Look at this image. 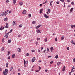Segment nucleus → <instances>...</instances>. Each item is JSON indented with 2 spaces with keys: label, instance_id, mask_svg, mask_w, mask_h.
I'll return each mask as SVG.
<instances>
[{
  "label": "nucleus",
  "instance_id": "7",
  "mask_svg": "<svg viewBox=\"0 0 75 75\" xmlns=\"http://www.w3.org/2000/svg\"><path fill=\"white\" fill-rule=\"evenodd\" d=\"M65 66H64L63 67L62 71L63 72H64L65 71Z\"/></svg>",
  "mask_w": 75,
  "mask_h": 75
},
{
  "label": "nucleus",
  "instance_id": "56",
  "mask_svg": "<svg viewBox=\"0 0 75 75\" xmlns=\"http://www.w3.org/2000/svg\"><path fill=\"white\" fill-rule=\"evenodd\" d=\"M64 7H65V2L64 4Z\"/></svg>",
  "mask_w": 75,
  "mask_h": 75
},
{
  "label": "nucleus",
  "instance_id": "10",
  "mask_svg": "<svg viewBox=\"0 0 75 75\" xmlns=\"http://www.w3.org/2000/svg\"><path fill=\"white\" fill-rule=\"evenodd\" d=\"M13 67L12 66L11 67L9 68V69L10 71H12V70H13Z\"/></svg>",
  "mask_w": 75,
  "mask_h": 75
},
{
  "label": "nucleus",
  "instance_id": "21",
  "mask_svg": "<svg viewBox=\"0 0 75 75\" xmlns=\"http://www.w3.org/2000/svg\"><path fill=\"white\" fill-rule=\"evenodd\" d=\"M47 40H48V38H47V37H46V39L44 40V41L45 42H47Z\"/></svg>",
  "mask_w": 75,
  "mask_h": 75
},
{
  "label": "nucleus",
  "instance_id": "36",
  "mask_svg": "<svg viewBox=\"0 0 75 75\" xmlns=\"http://www.w3.org/2000/svg\"><path fill=\"white\" fill-rule=\"evenodd\" d=\"M35 21H33L32 22V24H35Z\"/></svg>",
  "mask_w": 75,
  "mask_h": 75
},
{
  "label": "nucleus",
  "instance_id": "34",
  "mask_svg": "<svg viewBox=\"0 0 75 75\" xmlns=\"http://www.w3.org/2000/svg\"><path fill=\"white\" fill-rule=\"evenodd\" d=\"M67 50H69V47H67Z\"/></svg>",
  "mask_w": 75,
  "mask_h": 75
},
{
  "label": "nucleus",
  "instance_id": "45",
  "mask_svg": "<svg viewBox=\"0 0 75 75\" xmlns=\"http://www.w3.org/2000/svg\"><path fill=\"white\" fill-rule=\"evenodd\" d=\"M13 31V29H11L9 31V33H11V32Z\"/></svg>",
  "mask_w": 75,
  "mask_h": 75
},
{
  "label": "nucleus",
  "instance_id": "28",
  "mask_svg": "<svg viewBox=\"0 0 75 75\" xmlns=\"http://www.w3.org/2000/svg\"><path fill=\"white\" fill-rule=\"evenodd\" d=\"M64 36H62V37H61V40H64Z\"/></svg>",
  "mask_w": 75,
  "mask_h": 75
},
{
  "label": "nucleus",
  "instance_id": "62",
  "mask_svg": "<svg viewBox=\"0 0 75 75\" xmlns=\"http://www.w3.org/2000/svg\"><path fill=\"white\" fill-rule=\"evenodd\" d=\"M73 62H75V58H74L73 59Z\"/></svg>",
  "mask_w": 75,
  "mask_h": 75
},
{
  "label": "nucleus",
  "instance_id": "16",
  "mask_svg": "<svg viewBox=\"0 0 75 75\" xmlns=\"http://www.w3.org/2000/svg\"><path fill=\"white\" fill-rule=\"evenodd\" d=\"M16 24V21H13V25H15Z\"/></svg>",
  "mask_w": 75,
  "mask_h": 75
},
{
  "label": "nucleus",
  "instance_id": "13",
  "mask_svg": "<svg viewBox=\"0 0 75 75\" xmlns=\"http://www.w3.org/2000/svg\"><path fill=\"white\" fill-rule=\"evenodd\" d=\"M11 40L10 39V40H8V43L10 44V43H11Z\"/></svg>",
  "mask_w": 75,
  "mask_h": 75
},
{
  "label": "nucleus",
  "instance_id": "30",
  "mask_svg": "<svg viewBox=\"0 0 75 75\" xmlns=\"http://www.w3.org/2000/svg\"><path fill=\"white\" fill-rule=\"evenodd\" d=\"M28 16H29V17H31V14H28Z\"/></svg>",
  "mask_w": 75,
  "mask_h": 75
},
{
  "label": "nucleus",
  "instance_id": "44",
  "mask_svg": "<svg viewBox=\"0 0 75 75\" xmlns=\"http://www.w3.org/2000/svg\"><path fill=\"white\" fill-rule=\"evenodd\" d=\"M40 7H42V4H40L39 5Z\"/></svg>",
  "mask_w": 75,
  "mask_h": 75
},
{
  "label": "nucleus",
  "instance_id": "2",
  "mask_svg": "<svg viewBox=\"0 0 75 75\" xmlns=\"http://www.w3.org/2000/svg\"><path fill=\"white\" fill-rule=\"evenodd\" d=\"M26 13H27V11L26 10H24L23 11V12L22 13V14H26Z\"/></svg>",
  "mask_w": 75,
  "mask_h": 75
},
{
  "label": "nucleus",
  "instance_id": "9",
  "mask_svg": "<svg viewBox=\"0 0 75 75\" xmlns=\"http://www.w3.org/2000/svg\"><path fill=\"white\" fill-rule=\"evenodd\" d=\"M8 23H6V26H5V28H8Z\"/></svg>",
  "mask_w": 75,
  "mask_h": 75
},
{
  "label": "nucleus",
  "instance_id": "17",
  "mask_svg": "<svg viewBox=\"0 0 75 75\" xmlns=\"http://www.w3.org/2000/svg\"><path fill=\"white\" fill-rule=\"evenodd\" d=\"M6 66L7 68L8 67V63H7L6 64Z\"/></svg>",
  "mask_w": 75,
  "mask_h": 75
},
{
  "label": "nucleus",
  "instance_id": "27",
  "mask_svg": "<svg viewBox=\"0 0 75 75\" xmlns=\"http://www.w3.org/2000/svg\"><path fill=\"white\" fill-rule=\"evenodd\" d=\"M55 58H56V59H57V58H58V55H56L55 57Z\"/></svg>",
  "mask_w": 75,
  "mask_h": 75
},
{
  "label": "nucleus",
  "instance_id": "18",
  "mask_svg": "<svg viewBox=\"0 0 75 75\" xmlns=\"http://www.w3.org/2000/svg\"><path fill=\"white\" fill-rule=\"evenodd\" d=\"M73 10H74V8H72L70 10V13H71L73 11Z\"/></svg>",
  "mask_w": 75,
  "mask_h": 75
},
{
  "label": "nucleus",
  "instance_id": "52",
  "mask_svg": "<svg viewBox=\"0 0 75 75\" xmlns=\"http://www.w3.org/2000/svg\"><path fill=\"white\" fill-rule=\"evenodd\" d=\"M50 12H48L47 11V14H50Z\"/></svg>",
  "mask_w": 75,
  "mask_h": 75
},
{
  "label": "nucleus",
  "instance_id": "59",
  "mask_svg": "<svg viewBox=\"0 0 75 75\" xmlns=\"http://www.w3.org/2000/svg\"><path fill=\"white\" fill-rule=\"evenodd\" d=\"M8 13H11V11H9Z\"/></svg>",
  "mask_w": 75,
  "mask_h": 75
},
{
  "label": "nucleus",
  "instance_id": "43",
  "mask_svg": "<svg viewBox=\"0 0 75 75\" xmlns=\"http://www.w3.org/2000/svg\"><path fill=\"white\" fill-rule=\"evenodd\" d=\"M53 61H52L51 62H50V64H52V63H53Z\"/></svg>",
  "mask_w": 75,
  "mask_h": 75
},
{
  "label": "nucleus",
  "instance_id": "60",
  "mask_svg": "<svg viewBox=\"0 0 75 75\" xmlns=\"http://www.w3.org/2000/svg\"><path fill=\"white\" fill-rule=\"evenodd\" d=\"M49 49L48 48H47V52L49 51Z\"/></svg>",
  "mask_w": 75,
  "mask_h": 75
},
{
  "label": "nucleus",
  "instance_id": "63",
  "mask_svg": "<svg viewBox=\"0 0 75 75\" xmlns=\"http://www.w3.org/2000/svg\"><path fill=\"white\" fill-rule=\"evenodd\" d=\"M73 69H75V66H73L72 67Z\"/></svg>",
  "mask_w": 75,
  "mask_h": 75
},
{
  "label": "nucleus",
  "instance_id": "40",
  "mask_svg": "<svg viewBox=\"0 0 75 75\" xmlns=\"http://www.w3.org/2000/svg\"><path fill=\"white\" fill-rule=\"evenodd\" d=\"M47 51V50H46V49L45 50H44L43 52H42V53H45V51Z\"/></svg>",
  "mask_w": 75,
  "mask_h": 75
},
{
  "label": "nucleus",
  "instance_id": "22",
  "mask_svg": "<svg viewBox=\"0 0 75 75\" xmlns=\"http://www.w3.org/2000/svg\"><path fill=\"white\" fill-rule=\"evenodd\" d=\"M23 4V3L22 2H21L19 3V5L20 6H22Z\"/></svg>",
  "mask_w": 75,
  "mask_h": 75
},
{
  "label": "nucleus",
  "instance_id": "35",
  "mask_svg": "<svg viewBox=\"0 0 75 75\" xmlns=\"http://www.w3.org/2000/svg\"><path fill=\"white\" fill-rule=\"evenodd\" d=\"M47 11H48V12H50V11H51V9H47Z\"/></svg>",
  "mask_w": 75,
  "mask_h": 75
},
{
  "label": "nucleus",
  "instance_id": "55",
  "mask_svg": "<svg viewBox=\"0 0 75 75\" xmlns=\"http://www.w3.org/2000/svg\"><path fill=\"white\" fill-rule=\"evenodd\" d=\"M52 57L51 56H48V58H51Z\"/></svg>",
  "mask_w": 75,
  "mask_h": 75
},
{
  "label": "nucleus",
  "instance_id": "6",
  "mask_svg": "<svg viewBox=\"0 0 75 75\" xmlns=\"http://www.w3.org/2000/svg\"><path fill=\"white\" fill-rule=\"evenodd\" d=\"M5 28L4 27H3V26H1V28H0V30H4V28Z\"/></svg>",
  "mask_w": 75,
  "mask_h": 75
},
{
  "label": "nucleus",
  "instance_id": "8",
  "mask_svg": "<svg viewBox=\"0 0 75 75\" xmlns=\"http://www.w3.org/2000/svg\"><path fill=\"white\" fill-rule=\"evenodd\" d=\"M17 51H18V52H21V49L20 48H18L17 49Z\"/></svg>",
  "mask_w": 75,
  "mask_h": 75
},
{
  "label": "nucleus",
  "instance_id": "42",
  "mask_svg": "<svg viewBox=\"0 0 75 75\" xmlns=\"http://www.w3.org/2000/svg\"><path fill=\"white\" fill-rule=\"evenodd\" d=\"M8 59H10V56H8L7 58Z\"/></svg>",
  "mask_w": 75,
  "mask_h": 75
},
{
  "label": "nucleus",
  "instance_id": "1",
  "mask_svg": "<svg viewBox=\"0 0 75 75\" xmlns=\"http://www.w3.org/2000/svg\"><path fill=\"white\" fill-rule=\"evenodd\" d=\"M28 65V61H25V60H24V67H26V65Z\"/></svg>",
  "mask_w": 75,
  "mask_h": 75
},
{
  "label": "nucleus",
  "instance_id": "31",
  "mask_svg": "<svg viewBox=\"0 0 75 75\" xmlns=\"http://www.w3.org/2000/svg\"><path fill=\"white\" fill-rule=\"evenodd\" d=\"M22 26H23V25H22V24H20V25L19 26V27H21H21H22Z\"/></svg>",
  "mask_w": 75,
  "mask_h": 75
},
{
  "label": "nucleus",
  "instance_id": "37",
  "mask_svg": "<svg viewBox=\"0 0 75 75\" xmlns=\"http://www.w3.org/2000/svg\"><path fill=\"white\" fill-rule=\"evenodd\" d=\"M38 42H36V44L37 46L38 45Z\"/></svg>",
  "mask_w": 75,
  "mask_h": 75
},
{
  "label": "nucleus",
  "instance_id": "53",
  "mask_svg": "<svg viewBox=\"0 0 75 75\" xmlns=\"http://www.w3.org/2000/svg\"><path fill=\"white\" fill-rule=\"evenodd\" d=\"M36 28L37 29H38V28H39V27L38 26L36 27Z\"/></svg>",
  "mask_w": 75,
  "mask_h": 75
},
{
  "label": "nucleus",
  "instance_id": "64",
  "mask_svg": "<svg viewBox=\"0 0 75 75\" xmlns=\"http://www.w3.org/2000/svg\"><path fill=\"white\" fill-rule=\"evenodd\" d=\"M56 3L57 4H59V1H57V2H56Z\"/></svg>",
  "mask_w": 75,
  "mask_h": 75
},
{
  "label": "nucleus",
  "instance_id": "24",
  "mask_svg": "<svg viewBox=\"0 0 75 75\" xmlns=\"http://www.w3.org/2000/svg\"><path fill=\"white\" fill-rule=\"evenodd\" d=\"M5 72L6 73V74H8V70H7V69H5Z\"/></svg>",
  "mask_w": 75,
  "mask_h": 75
},
{
  "label": "nucleus",
  "instance_id": "49",
  "mask_svg": "<svg viewBox=\"0 0 75 75\" xmlns=\"http://www.w3.org/2000/svg\"><path fill=\"white\" fill-rule=\"evenodd\" d=\"M67 2H68V3H69V2L70 1H71V0H67Z\"/></svg>",
  "mask_w": 75,
  "mask_h": 75
},
{
  "label": "nucleus",
  "instance_id": "29",
  "mask_svg": "<svg viewBox=\"0 0 75 75\" xmlns=\"http://www.w3.org/2000/svg\"><path fill=\"white\" fill-rule=\"evenodd\" d=\"M71 28H74V27H75V25H72L71 26Z\"/></svg>",
  "mask_w": 75,
  "mask_h": 75
},
{
  "label": "nucleus",
  "instance_id": "32",
  "mask_svg": "<svg viewBox=\"0 0 75 75\" xmlns=\"http://www.w3.org/2000/svg\"><path fill=\"white\" fill-rule=\"evenodd\" d=\"M61 64L60 62H58L57 63V65H60V64Z\"/></svg>",
  "mask_w": 75,
  "mask_h": 75
},
{
  "label": "nucleus",
  "instance_id": "5",
  "mask_svg": "<svg viewBox=\"0 0 75 75\" xmlns=\"http://www.w3.org/2000/svg\"><path fill=\"white\" fill-rule=\"evenodd\" d=\"M44 16L45 17V18H49V16H47V14H44Z\"/></svg>",
  "mask_w": 75,
  "mask_h": 75
},
{
  "label": "nucleus",
  "instance_id": "11",
  "mask_svg": "<svg viewBox=\"0 0 75 75\" xmlns=\"http://www.w3.org/2000/svg\"><path fill=\"white\" fill-rule=\"evenodd\" d=\"M42 11H43V9H40V14H41L42 13Z\"/></svg>",
  "mask_w": 75,
  "mask_h": 75
},
{
  "label": "nucleus",
  "instance_id": "15",
  "mask_svg": "<svg viewBox=\"0 0 75 75\" xmlns=\"http://www.w3.org/2000/svg\"><path fill=\"white\" fill-rule=\"evenodd\" d=\"M36 32L38 33H41V31L39 30H38V29L36 30Z\"/></svg>",
  "mask_w": 75,
  "mask_h": 75
},
{
  "label": "nucleus",
  "instance_id": "23",
  "mask_svg": "<svg viewBox=\"0 0 75 75\" xmlns=\"http://www.w3.org/2000/svg\"><path fill=\"white\" fill-rule=\"evenodd\" d=\"M4 47H2V48L1 49V50L2 51H4Z\"/></svg>",
  "mask_w": 75,
  "mask_h": 75
},
{
  "label": "nucleus",
  "instance_id": "41",
  "mask_svg": "<svg viewBox=\"0 0 75 75\" xmlns=\"http://www.w3.org/2000/svg\"><path fill=\"white\" fill-rule=\"evenodd\" d=\"M57 40H58V39H57V38H56L55 39V41H57Z\"/></svg>",
  "mask_w": 75,
  "mask_h": 75
},
{
  "label": "nucleus",
  "instance_id": "57",
  "mask_svg": "<svg viewBox=\"0 0 75 75\" xmlns=\"http://www.w3.org/2000/svg\"><path fill=\"white\" fill-rule=\"evenodd\" d=\"M20 36H21V35L20 34H19L18 35V37H20Z\"/></svg>",
  "mask_w": 75,
  "mask_h": 75
},
{
  "label": "nucleus",
  "instance_id": "3",
  "mask_svg": "<svg viewBox=\"0 0 75 75\" xmlns=\"http://www.w3.org/2000/svg\"><path fill=\"white\" fill-rule=\"evenodd\" d=\"M9 11L8 10H7L5 12V16H6L7 14H8V11Z\"/></svg>",
  "mask_w": 75,
  "mask_h": 75
},
{
  "label": "nucleus",
  "instance_id": "25",
  "mask_svg": "<svg viewBox=\"0 0 75 75\" xmlns=\"http://www.w3.org/2000/svg\"><path fill=\"white\" fill-rule=\"evenodd\" d=\"M71 72H75V70H74V69H72L71 70Z\"/></svg>",
  "mask_w": 75,
  "mask_h": 75
},
{
  "label": "nucleus",
  "instance_id": "54",
  "mask_svg": "<svg viewBox=\"0 0 75 75\" xmlns=\"http://www.w3.org/2000/svg\"><path fill=\"white\" fill-rule=\"evenodd\" d=\"M71 4L72 5H74V2H71Z\"/></svg>",
  "mask_w": 75,
  "mask_h": 75
},
{
  "label": "nucleus",
  "instance_id": "46",
  "mask_svg": "<svg viewBox=\"0 0 75 75\" xmlns=\"http://www.w3.org/2000/svg\"><path fill=\"white\" fill-rule=\"evenodd\" d=\"M32 52H35V50H32Z\"/></svg>",
  "mask_w": 75,
  "mask_h": 75
},
{
  "label": "nucleus",
  "instance_id": "20",
  "mask_svg": "<svg viewBox=\"0 0 75 75\" xmlns=\"http://www.w3.org/2000/svg\"><path fill=\"white\" fill-rule=\"evenodd\" d=\"M50 50H51V52H52V51L53 50V47H51L50 48Z\"/></svg>",
  "mask_w": 75,
  "mask_h": 75
},
{
  "label": "nucleus",
  "instance_id": "33",
  "mask_svg": "<svg viewBox=\"0 0 75 75\" xmlns=\"http://www.w3.org/2000/svg\"><path fill=\"white\" fill-rule=\"evenodd\" d=\"M5 36L6 38H7V37H8V35H7V34L6 33V34H5Z\"/></svg>",
  "mask_w": 75,
  "mask_h": 75
},
{
  "label": "nucleus",
  "instance_id": "58",
  "mask_svg": "<svg viewBox=\"0 0 75 75\" xmlns=\"http://www.w3.org/2000/svg\"><path fill=\"white\" fill-rule=\"evenodd\" d=\"M2 42H4V39H2Z\"/></svg>",
  "mask_w": 75,
  "mask_h": 75
},
{
  "label": "nucleus",
  "instance_id": "61",
  "mask_svg": "<svg viewBox=\"0 0 75 75\" xmlns=\"http://www.w3.org/2000/svg\"><path fill=\"white\" fill-rule=\"evenodd\" d=\"M37 39L38 40H40V38H37Z\"/></svg>",
  "mask_w": 75,
  "mask_h": 75
},
{
  "label": "nucleus",
  "instance_id": "4",
  "mask_svg": "<svg viewBox=\"0 0 75 75\" xmlns=\"http://www.w3.org/2000/svg\"><path fill=\"white\" fill-rule=\"evenodd\" d=\"M35 57H33V58L32 59V62H34L35 61Z\"/></svg>",
  "mask_w": 75,
  "mask_h": 75
},
{
  "label": "nucleus",
  "instance_id": "38",
  "mask_svg": "<svg viewBox=\"0 0 75 75\" xmlns=\"http://www.w3.org/2000/svg\"><path fill=\"white\" fill-rule=\"evenodd\" d=\"M10 51H8V55H10Z\"/></svg>",
  "mask_w": 75,
  "mask_h": 75
},
{
  "label": "nucleus",
  "instance_id": "26",
  "mask_svg": "<svg viewBox=\"0 0 75 75\" xmlns=\"http://www.w3.org/2000/svg\"><path fill=\"white\" fill-rule=\"evenodd\" d=\"M16 1H17V0H13V2L14 4H15L16 3Z\"/></svg>",
  "mask_w": 75,
  "mask_h": 75
},
{
  "label": "nucleus",
  "instance_id": "47",
  "mask_svg": "<svg viewBox=\"0 0 75 75\" xmlns=\"http://www.w3.org/2000/svg\"><path fill=\"white\" fill-rule=\"evenodd\" d=\"M60 1L61 2H62V3H63L64 1V0H60Z\"/></svg>",
  "mask_w": 75,
  "mask_h": 75
},
{
  "label": "nucleus",
  "instance_id": "48",
  "mask_svg": "<svg viewBox=\"0 0 75 75\" xmlns=\"http://www.w3.org/2000/svg\"><path fill=\"white\" fill-rule=\"evenodd\" d=\"M4 20H6V21H7V18H4Z\"/></svg>",
  "mask_w": 75,
  "mask_h": 75
},
{
  "label": "nucleus",
  "instance_id": "19",
  "mask_svg": "<svg viewBox=\"0 0 75 75\" xmlns=\"http://www.w3.org/2000/svg\"><path fill=\"white\" fill-rule=\"evenodd\" d=\"M7 73L6 72H5V71H4L3 73V74L4 75H6L7 74Z\"/></svg>",
  "mask_w": 75,
  "mask_h": 75
},
{
  "label": "nucleus",
  "instance_id": "39",
  "mask_svg": "<svg viewBox=\"0 0 75 75\" xmlns=\"http://www.w3.org/2000/svg\"><path fill=\"white\" fill-rule=\"evenodd\" d=\"M26 56H29V55H30V54H29V53H27L26 54Z\"/></svg>",
  "mask_w": 75,
  "mask_h": 75
},
{
  "label": "nucleus",
  "instance_id": "14",
  "mask_svg": "<svg viewBox=\"0 0 75 75\" xmlns=\"http://www.w3.org/2000/svg\"><path fill=\"white\" fill-rule=\"evenodd\" d=\"M15 57H16V55H15V54H13L12 55V58H14Z\"/></svg>",
  "mask_w": 75,
  "mask_h": 75
},
{
  "label": "nucleus",
  "instance_id": "50",
  "mask_svg": "<svg viewBox=\"0 0 75 75\" xmlns=\"http://www.w3.org/2000/svg\"><path fill=\"white\" fill-rule=\"evenodd\" d=\"M39 70H40V69H41V67H40V66H39Z\"/></svg>",
  "mask_w": 75,
  "mask_h": 75
},
{
  "label": "nucleus",
  "instance_id": "12",
  "mask_svg": "<svg viewBox=\"0 0 75 75\" xmlns=\"http://www.w3.org/2000/svg\"><path fill=\"white\" fill-rule=\"evenodd\" d=\"M0 14L1 15H2V16H3L4 15H5V13L4 12H1L0 13Z\"/></svg>",
  "mask_w": 75,
  "mask_h": 75
},
{
  "label": "nucleus",
  "instance_id": "51",
  "mask_svg": "<svg viewBox=\"0 0 75 75\" xmlns=\"http://www.w3.org/2000/svg\"><path fill=\"white\" fill-rule=\"evenodd\" d=\"M42 25H39L38 26L39 27H41V26H42Z\"/></svg>",
  "mask_w": 75,
  "mask_h": 75
}]
</instances>
